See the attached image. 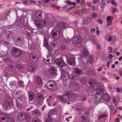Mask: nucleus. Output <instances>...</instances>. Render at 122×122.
I'll list each match as a JSON object with an SVG mask.
<instances>
[{"instance_id": "nucleus-28", "label": "nucleus", "mask_w": 122, "mask_h": 122, "mask_svg": "<svg viewBox=\"0 0 122 122\" xmlns=\"http://www.w3.org/2000/svg\"><path fill=\"white\" fill-rule=\"evenodd\" d=\"M35 16L38 18H41L42 17V12L41 11L37 10L35 13Z\"/></svg>"}, {"instance_id": "nucleus-58", "label": "nucleus", "mask_w": 122, "mask_h": 122, "mask_svg": "<svg viewBox=\"0 0 122 122\" xmlns=\"http://www.w3.org/2000/svg\"><path fill=\"white\" fill-rule=\"evenodd\" d=\"M113 110L116 112H117V106L115 105L113 107Z\"/></svg>"}, {"instance_id": "nucleus-49", "label": "nucleus", "mask_w": 122, "mask_h": 122, "mask_svg": "<svg viewBox=\"0 0 122 122\" xmlns=\"http://www.w3.org/2000/svg\"><path fill=\"white\" fill-rule=\"evenodd\" d=\"M56 84L55 82V83H52L49 86V87H51V88H52L53 87H56Z\"/></svg>"}, {"instance_id": "nucleus-8", "label": "nucleus", "mask_w": 122, "mask_h": 122, "mask_svg": "<svg viewBox=\"0 0 122 122\" xmlns=\"http://www.w3.org/2000/svg\"><path fill=\"white\" fill-rule=\"evenodd\" d=\"M56 67L54 66H51L49 69V74L51 75H54L56 72Z\"/></svg>"}, {"instance_id": "nucleus-35", "label": "nucleus", "mask_w": 122, "mask_h": 122, "mask_svg": "<svg viewBox=\"0 0 122 122\" xmlns=\"http://www.w3.org/2000/svg\"><path fill=\"white\" fill-rule=\"evenodd\" d=\"M38 3L44 7H46L48 6V3L46 4L44 1H39L38 2Z\"/></svg>"}, {"instance_id": "nucleus-19", "label": "nucleus", "mask_w": 122, "mask_h": 122, "mask_svg": "<svg viewBox=\"0 0 122 122\" xmlns=\"http://www.w3.org/2000/svg\"><path fill=\"white\" fill-rule=\"evenodd\" d=\"M113 17L112 16H107V18L106 20L107 23L106 25L108 26L110 25L112 22Z\"/></svg>"}, {"instance_id": "nucleus-61", "label": "nucleus", "mask_w": 122, "mask_h": 122, "mask_svg": "<svg viewBox=\"0 0 122 122\" xmlns=\"http://www.w3.org/2000/svg\"><path fill=\"white\" fill-rule=\"evenodd\" d=\"M9 101H7L5 103V106L6 107H8V108H9Z\"/></svg>"}, {"instance_id": "nucleus-10", "label": "nucleus", "mask_w": 122, "mask_h": 122, "mask_svg": "<svg viewBox=\"0 0 122 122\" xmlns=\"http://www.w3.org/2000/svg\"><path fill=\"white\" fill-rule=\"evenodd\" d=\"M66 61L67 63L70 65L73 66L76 65L75 61L73 58H68Z\"/></svg>"}, {"instance_id": "nucleus-22", "label": "nucleus", "mask_w": 122, "mask_h": 122, "mask_svg": "<svg viewBox=\"0 0 122 122\" xmlns=\"http://www.w3.org/2000/svg\"><path fill=\"white\" fill-rule=\"evenodd\" d=\"M96 80L93 79H90L88 81V83L91 87L93 86L95 84Z\"/></svg>"}, {"instance_id": "nucleus-6", "label": "nucleus", "mask_w": 122, "mask_h": 122, "mask_svg": "<svg viewBox=\"0 0 122 122\" xmlns=\"http://www.w3.org/2000/svg\"><path fill=\"white\" fill-rule=\"evenodd\" d=\"M55 61L56 64L61 67L65 66L66 65V64L61 58H60L56 59Z\"/></svg>"}, {"instance_id": "nucleus-29", "label": "nucleus", "mask_w": 122, "mask_h": 122, "mask_svg": "<svg viewBox=\"0 0 122 122\" xmlns=\"http://www.w3.org/2000/svg\"><path fill=\"white\" fill-rule=\"evenodd\" d=\"M8 68L9 71H14L15 69V66L11 64H10L8 65Z\"/></svg>"}, {"instance_id": "nucleus-12", "label": "nucleus", "mask_w": 122, "mask_h": 122, "mask_svg": "<svg viewBox=\"0 0 122 122\" xmlns=\"http://www.w3.org/2000/svg\"><path fill=\"white\" fill-rule=\"evenodd\" d=\"M20 100L19 102L21 104H24L26 102L25 97L23 95H21L18 98L17 100Z\"/></svg>"}, {"instance_id": "nucleus-64", "label": "nucleus", "mask_w": 122, "mask_h": 122, "mask_svg": "<svg viewBox=\"0 0 122 122\" xmlns=\"http://www.w3.org/2000/svg\"><path fill=\"white\" fill-rule=\"evenodd\" d=\"M97 22L100 24H102V23L103 21L101 19H98L97 20Z\"/></svg>"}, {"instance_id": "nucleus-33", "label": "nucleus", "mask_w": 122, "mask_h": 122, "mask_svg": "<svg viewBox=\"0 0 122 122\" xmlns=\"http://www.w3.org/2000/svg\"><path fill=\"white\" fill-rule=\"evenodd\" d=\"M32 113L35 115L37 116L38 117L39 116L40 114V113L39 112V111L38 110H36L33 111L32 112Z\"/></svg>"}, {"instance_id": "nucleus-27", "label": "nucleus", "mask_w": 122, "mask_h": 122, "mask_svg": "<svg viewBox=\"0 0 122 122\" xmlns=\"http://www.w3.org/2000/svg\"><path fill=\"white\" fill-rule=\"evenodd\" d=\"M102 97L103 100L108 101V102H110L111 100L110 98L109 97L108 95L107 94H104Z\"/></svg>"}, {"instance_id": "nucleus-23", "label": "nucleus", "mask_w": 122, "mask_h": 122, "mask_svg": "<svg viewBox=\"0 0 122 122\" xmlns=\"http://www.w3.org/2000/svg\"><path fill=\"white\" fill-rule=\"evenodd\" d=\"M5 35L7 39H10L13 36V35L12 31H8L6 32Z\"/></svg>"}, {"instance_id": "nucleus-37", "label": "nucleus", "mask_w": 122, "mask_h": 122, "mask_svg": "<svg viewBox=\"0 0 122 122\" xmlns=\"http://www.w3.org/2000/svg\"><path fill=\"white\" fill-rule=\"evenodd\" d=\"M85 9L83 10H81L79 11L77 13V14L79 15H83V14L85 13Z\"/></svg>"}, {"instance_id": "nucleus-25", "label": "nucleus", "mask_w": 122, "mask_h": 122, "mask_svg": "<svg viewBox=\"0 0 122 122\" xmlns=\"http://www.w3.org/2000/svg\"><path fill=\"white\" fill-rule=\"evenodd\" d=\"M25 30L26 31L27 35L30 36L32 34V32L31 29L28 27H25Z\"/></svg>"}, {"instance_id": "nucleus-31", "label": "nucleus", "mask_w": 122, "mask_h": 122, "mask_svg": "<svg viewBox=\"0 0 122 122\" xmlns=\"http://www.w3.org/2000/svg\"><path fill=\"white\" fill-rule=\"evenodd\" d=\"M90 21V20L88 17H85L83 18L82 22L84 24H87L89 23Z\"/></svg>"}, {"instance_id": "nucleus-26", "label": "nucleus", "mask_w": 122, "mask_h": 122, "mask_svg": "<svg viewBox=\"0 0 122 122\" xmlns=\"http://www.w3.org/2000/svg\"><path fill=\"white\" fill-rule=\"evenodd\" d=\"M17 41L18 42V44H19L20 45H21L24 43V39L21 37H19L17 38Z\"/></svg>"}, {"instance_id": "nucleus-11", "label": "nucleus", "mask_w": 122, "mask_h": 122, "mask_svg": "<svg viewBox=\"0 0 122 122\" xmlns=\"http://www.w3.org/2000/svg\"><path fill=\"white\" fill-rule=\"evenodd\" d=\"M58 27L59 29L64 30L67 27V25L64 23H59L57 24Z\"/></svg>"}, {"instance_id": "nucleus-7", "label": "nucleus", "mask_w": 122, "mask_h": 122, "mask_svg": "<svg viewBox=\"0 0 122 122\" xmlns=\"http://www.w3.org/2000/svg\"><path fill=\"white\" fill-rule=\"evenodd\" d=\"M29 57L31 61L33 63H35L37 61V58L35 53L30 54L29 55Z\"/></svg>"}, {"instance_id": "nucleus-17", "label": "nucleus", "mask_w": 122, "mask_h": 122, "mask_svg": "<svg viewBox=\"0 0 122 122\" xmlns=\"http://www.w3.org/2000/svg\"><path fill=\"white\" fill-rule=\"evenodd\" d=\"M0 115H1L0 117L1 120L3 121L5 119L6 121H7L9 120V117L8 115L3 113H1Z\"/></svg>"}, {"instance_id": "nucleus-56", "label": "nucleus", "mask_w": 122, "mask_h": 122, "mask_svg": "<svg viewBox=\"0 0 122 122\" xmlns=\"http://www.w3.org/2000/svg\"><path fill=\"white\" fill-rule=\"evenodd\" d=\"M66 47L65 45H62L61 46V50H64L65 49Z\"/></svg>"}, {"instance_id": "nucleus-15", "label": "nucleus", "mask_w": 122, "mask_h": 122, "mask_svg": "<svg viewBox=\"0 0 122 122\" xmlns=\"http://www.w3.org/2000/svg\"><path fill=\"white\" fill-rule=\"evenodd\" d=\"M16 67L20 72H23L24 71L25 68L21 65L19 64H17L16 65Z\"/></svg>"}, {"instance_id": "nucleus-44", "label": "nucleus", "mask_w": 122, "mask_h": 122, "mask_svg": "<svg viewBox=\"0 0 122 122\" xmlns=\"http://www.w3.org/2000/svg\"><path fill=\"white\" fill-rule=\"evenodd\" d=\"M0 57H6L7 56L6 52L3 51H1L0 52Z\"/></svg>"}, {"instance_id": "nucleus-48", "label": "nucleus", "mask_w": 122, "mask_h": 122, "mask_svg": "<svg viewBox=\"0 0 122 122\" xmlns=\"http://www.w3.org/2000/svg\"><path fill=\"white\" fill-rule=\"evenodd\" d=\"M62 102L63 103H66L67 102V99L66 97V96H64V97H63V98L62 99V100H61Z\"/></svg>"}, {"instance_id": "nucleus-45", "label": "nucleus", "mask_w": 122, "mask_h": 122, "mask_svg": "<svg viewBox=\"0 0 122 122\" xmlns=\"http://www.w3.org/2000/svg\"><path fill=\"white\" fill-rule=\"evenodd\" d=\"M114 0H108L107 1V2L108 3H109L111 2L112 4L114 5L115 6H116L117 5V3H116L114 1Z\"/></svg>"}, {"instance_id": "nucleus-54", "label": "nucleus", "mask_w": 122, "mask_h": 122, "mask_svg": "<svg viewBox=\"0 0 122 122\" xmlns=\"http://www.w3.org/2000/svg\"><path fill=\"white\" fill-rule=\"evenodd\" d=\"M19 84L20 86H24V83L23 81H19Z\"/></svg>"}, {"instance_id": "nucleus-60", "label": "nucleus", "mask_w": 122, "mask_h": 122, "mask_svg": "<svg viewBox=\"0 0 122 122\" xmlns=\"http://www.w3.org/2000/svg\"><path fill=\"white\" fill-rule=\"evenodd\" d=\"M48 118L50 121H52L53 119L51 118V115L49 113L48 114Z\"/></svg>"}, {"instance_id": "nucleus-59", "label": "nucleus", "mask_w": 122, "mask_h": 122, "mask_svg": "<svg viewBox=\"0 0 122 122\" xmlns=\"http://www.w3.org/2000/svg\"><path fill=\"white\" fill-rule=\"evenodd\" d=\"M32 122H39L38 119L36 118H34L32 120Z\"/></svg>"}, {"instance_id": "nucleus-3", "label": "nucleus", "mask_w": 122, "mask_h": 122, "mask_svg": "<svg viewBox=\"0 0 122 122\" xmlns=\"http://www.w3.org/2000/svg\"><path fill=\"white\" fill-rule=\"evenodd\" d=\"M12 55L15 57H17L22 54V52L19 49L13 47L11 50Z\"/></svg>"}, {"instance_id": "nucleus-52", "label": "nucleus", "mask_w": 122, "mask_h": 122, "mask_svg": "<svg viewBox=\"0 0 122 122\" xmlns=\"http://www.w3.org/2000/svg\"><path fill=\"white\" fill-rule=\"evenodd\" d=\"M13 102L11 101H9V107L10 108H11L13 107Z\"/></svg>"}, {"instance_id": "nucleus-41", "label": "nucleus", "mask_w": 122, "mask_h": 122, "mask_svg": "<svg viewBox=\"0 0 122 122\" xmlns=\"http://www.w3.org/2000/svg\"><path fill=\"white\" fill-rule=\"evenodd\" d=\"M78 67L82 71V70L85 71L86 70V66L84 65H80L78 66Z\"/></svg>"}, {"instance_id": "nucleus-13", "label": "nucleus", "mask_w": 122, "mask_h": 122, "mask_svg": "<svg viewBox=\"0 0 122 122\" xmlns=\"http://www.w3.org/2000/svg\"><path fill=\"white\" fill-rule=\"evenodd\" d=\"M35 95L31 91H30L28 93V98L29 100L32 101L34 99Z\"/></svg>"}, {"instance_id": "nucleus-57", "label": "nucleus", "mask_w": 122, "mask_h": 122, "mask_svg": "<svg viewBox=\"0 0 122 122\" xmlns=\"http://www.w3.org/2000/svg\"><path fill=\"white\" fill-rule=\"evenodd\" d=\"M92 16L93 18H96L97 16V15L95 13H93L92 14Z\"/></svg>"}, {"instance_id": "nucleus-36", "label": "nucleus", "mask_w": 122, "mask_h": 122, "mask_svg": "<svg viewBox=\"0 0 122 122\" xmlns=\"http://www.w3.org/2000/svg\"><path fill=\"white\" fill-rule=\"evenodd\" d=\"M37 83L39 85H41L42 83V80L41 78L39 76H37L36 79Z\"/></svg>"}, {"instance_id": "nucleus-32", "label": "nucleus", "mask_w": 122, "mask_h": 122, "mask_svg": "<svg viewBox=\"0 0 122 122\" xmlns=\"http://www.w3.org/2000/svg\"><path fill=\"white\" fill-rule=\"evenodd\" d=\"M61 74L65 75L68 78L69 77V74L68 72L65 71L63 69L61 70Z\"/></svg>"}, {"instance_id": "nucleus-5", "label": "nucleus", "mask_w": 122, "mask_h": 122, "mask_svg": "<svg viewBox=\"0 0 122 122\" xmlns=\"http://www.w3.org/2000/svg\"><path fill=\"white\" fill-rule=\"evenodd\" d=\"M35 23L36 27L39 28H41L46 23L45 21L42 20H36Z\"/></svg>"}, {"instance_id": "nucleus-51", "label": "nucleus", "mask_w": 122, "mask_h": 122, "mask_svg": "<svg viewBox=\"0 0 122 122\" xmlns=\"http://www.w3.org/2000/svg\"><path fill=\"white\" fill-rule=\"evenodd\" d=\"M23 4L25 5H27L31 3V2L30 1H24L23 2Z\"/></svg>"}, {"instance_id": "nucleus-43", "label": "nucleus", "mask_w": 122, "mask_h": 122, "mask_svg": "<svg viewBox=\"0 0 122 122\" xmlns=\"http://www.w3.org/2000/svg\"><path fill=\"white\" fill-rule=\"evenodd\" d=\"M82 121L83 122H88L87 117L83 115L81 118Z\"/></svg>"}, {"instance_id": "nucleus-9", "label": "nucleus", "mask_w": 122, "mask_h": 122, "mask_svg": "<svg viewBox=\"0 0 122 122\" xmlns=\"http://www.w3.org/2000/svg\"><path fill=\"white\" fill-rule=\"evenodd\" d=\"M52 83H55V82L51 81H49L46 83V87L48 89L50 90H51L53 91L56 89V87H54L52 88H51L49 87V85L51 84Z\"/></svg>"}, {"instance_id": "nucleus-53", "label": "nucleus", "mask_w": 122, "mask_h": 122, "mask_svg": "<svg viewBox=\"0 0 122 122\" xmlns=\"http://www.w3.org/2000/svg\"><path fill=\"white\" fill-rule=\"evenodd\" d=\"M88 52L87 51H83L82 55L84 57L88 55Z\"/></svg>"}, {"instance_id": "nucleus-18", "label": "nucleus", "mask_w": 122, "mask_h": 122, "mask_svg": "<svg viewBox=\"0 0 122 122\" xmlns=\"http://www.w3.org/2000/svg\"><path fill=\"white\" fill-rule=\"evenodd\" d=\"M50 57L46 56V58H43V61L44 62L47 64H51L53 62L52 61V59H50Z\"/></svg>"}, {"instance_id": "nucleus-55", "label": "nucleus", "mask_w": 122, "mask_h": 122, "mask_svg": "<svg viewBox=\"0 0 122 122\" xmlns=\"http://www.w3.org/2000/svg\"><path fill=\"white\" fill-rule=\"evenodd\" d=\"M64 97V96L58 95L57 97L59 100H61Z\"/></svg>"}, {"instance_id": "nucleus-47", "label": "nucleus", "mask_w": 122, "mask_h": 122, "mask_svg": "<svg viewBox=\"0 0 122 122\" xmlns=\"http://www.w3.org/2000/svg\"><path fill=\"white\" fill-rule=\"evenodd\" d=\"M28 70L29 71L33 72L35 71V67L33 66L29 67L28 68Z\"/></svg>"}, {"instance_id": "nucleus-42", "label": "nucleus", "mask_w": 122, "mask_h": 122, "mask_svg": "<svg viewBox=\"0 0 122 122\" xmlns=\"http://www.w3.org/2000/svg\"><path fill=\"white\" fill-rule=\"evenodd\" d=\"M7 16V15L6 13H5V14H2L0 16V18L1 20H2L6 19Z\"/></svg>"}, {"instance_id": "nucleus-16", "label": "nucleus", "mask_w": 122, "mask_h": 122, "mask_svg": "<svg viewBox=\"0 0 122 122\" xmlns=\"http://www.w3.org/2000/svg\"><path fill=\"white\" fill-rule=\"evenodd\" d=\"M50 45L51 48L53 49L57 47L58 44L56 41H53L50 42Z\"/></svg>"}, {"instance_id": "nucleus-20", "label": "nucleus", "mask_w": 122, "mask_h": 122, "mask_svg": "<svg viewBox=\"0 0 122 122\" xmlns=\"http://www.w3.org/2000/svg\"><path fill=\"white\" fill-rule=\"evenodd\" d=\"M36 98L38 100H42L44 99V97L42 94L38 92L36 94Z\"/></svg>"}, {"instance_id": "nucleus-4", "label": "nucleus", "mask_w": 122, "mask_h": 122, "mask_svg": "<svg viewBox=\"0 0 122 122\" xmlns=\"http://www.w3.org/2000/svg\"><path fill=\"white\" fill-rule=\"evenodd\" d=\"M17 118L19 120L21 121L24 120L25 118L27 121H30V117H26L25 114L23 112H20L17 115Z\"/></svg>"}, {"instance_id": "nucleus-46", "label": "nucleus", "mask_w": 122, "mask_h": 122, "mask_svg": "<svg viewBox=\"0 0 122 122\" xmlns=\"http://www.w3.org/2000/svg\"><path fill=\"white\" fill-rule=\"evenodd\" d=\"M66 3L68 4V5H70L71 6V5L75 6L76 5V2H71L69 0L67 1L66 2Z\"/></svg>"}, {"instance_id": "nucleus-34", "label": "nucleus", "mask_w": 122, "mask_h": 122, "mask_svg": "<svg viewBox=\"0 0 122 122\" xmlns=\"http://www.w3.org/2000/svg\"><path fill=\"white\" fill-rule=\"evenodd\" d=\"M44 45L46 47H48L49 46L48 43L47 42L48 39L46 38V36H44Z\"/></svg>"}, {"instance_id": "nucleus-63", "label": "nucleus", "mask_w": 122, "mask_h": 122, "mask_svg": "<svg viewBox=\"0 0 122 122\" xmlns=\"http://www.w3.org/2000/svg\"><path fill=\"white\" fill-rule=\"evenodd\" d=\"M99 1V0H93L92 3L94 4L97 3Z\"/></svg>"}, {"instance_id": "nucleus-38", "label": "nucleus", "mask_w": 122, "mask_h": 122, "mask_svg": "<svg viewBox=\"0 0 122 122\" xmlns=\"http://www.w3.org/2000/svg\"><path fill=\"white\" fill-rule=\"evenodd\" d=\"M64 42L67 45H69L71 44V40L69 38L67 39H65Z\"/></svg>"}, {"instance_id": "nucleus-30", "label": "nucleus", "mask_w": 122, "mask_h": 122, "mask_svg": "<svg viewBox=\"0 0 122 122\" xmlns=\"http://www.w3.org/2000/svg\"><path fill=\"white\" fill-rule=\"evenodd\" d=\"M102 95H96L95 96L94 100L97 102H99L102 99Z\"/></svg>"}, {"instance_id": "nucleus-24", "label": "nucleus", "mask_w": 122, "mask_h": 122, "mask_svg": "<svg viewBox=\"0 0 122 122\" xmlns=\"http://www.w3.org/2000/svg\"><path fill=\"white\" fill-rule=\"evenodd\" d=\"M74 70L75 72L78 74L81 75L83 74L82 71L81 70L80 68L78 67V66L77 67L74 68Z\"/></svg>"}, {"instance_id": "nucleus-1", "label": "nucleus", "mask_w": 122, "mask_h": 122, "mask_svg": "<svg viewBox=\"0 0 122 122\" xmlns=\"http://www.w3.org/2000/svg\"><path fill=\"white\" fill-rule=\"evenodd\" d=\"M74 36L72 38L73 42L78 46H80L83 42V40L80 36V34L77 30H74Z\"/></svg>"}, {"instance_id": "nucleus-50", "label": "nucleus", "mask_w": 122, "mask_h": 122, "mask_svg": "<svg viewBox=\"0 0 122 122\" xmlns=\"http://www.w3.org/2000/svg\"><path fill=\"white\" fill-rule=\"evenodd\" d=\"M85 78L83 76L80 78L79 79V80L81 83H83V82H84L85 81Z\"/></svg>"}, {"instance_id": "nucleus-21", "label": "nucleus", "mask_w": 122, "mask_h": 122, "mask_svg": "<svg viewBox=\"0 0 122 122\" xmlns=\"http://www.w3.org/2000/svg\"><path fill=\"white\" fill-rule=\"evenodd\" d=\"M69 77L71 79H72L73 80H75L78 77L76 73L74 72H73L69 75Z\"/></svg>"}, {"instance_id": "nucleus-2", "label": "nucleus", "mask_w": 122, "mask_h": 122, "mask_svg": "<svg viewBox=\"0 0 122 122\" xmlns=\"http://www.w3.org/2000/svg\"><path fill=\"white\" fill-rule=\"evenodd\" d=\"M61 33V32L60 30H52L50 33V35L52 38L57 40L60 36Z\"/></svg>"}, {"instance_id": "nucleus-40", "label": "nucleus", "mask_w": 122, "mask_h": 122, "mask_svg": "<svg viewBox=\"0 0 122 122\" xmlns=\"http://www.w3.org/2000/svg\"><path fill=\"white\" fill-rule=\"evenodd\" d=\"M61 78L62 80L63 81V82H66V80L69 78L67 77L65 75H64L62 74H61Z\"/></svg>"}, {"instance_id": "nucleus-14", "label": "nucleus", "mask_w": 122, "mask_h": 122, "mask_svg": "<svg viewBox=\"0 0 122 122\" xmlns=\"http://www.w3.org/2000/svg\"><path fill=\"white\" fill-rule=\"evenodd\" d=\"M95 91L97 95H101L104 92V89L102 88L98 87L96 89Z\"/></svg>"}, {"instance_id": "nucleus-62", "label": "nucleus", "mask_w": 122, "mask_h": 122, "mask_svg": "<svg viewBox=\"0 0 122 122\" xmlns=\"http://www.w3.org/2000/svg\"><path fill=\"white\" fill-rule=\"evenodd\" d=\"M6 98L7 99L8 101H11V97L10 96H8Z\"/></svg>"}, {"instance_id": "nucleus-39", "label": "nucleus", "mask_w": 122, "mask_h": 122, "mask_svg": "<svg viewBox=\"0 0 122 122\" xmlns=\"http://www.w3.org/2000/svg\"><path fill=\"white\" fill-rule=\"evenodd\" d=\"M64 84L63 86V88L64 90H66L69 87L68 84L66 83V82H63Z\"/></svg>"}]
</instances>
